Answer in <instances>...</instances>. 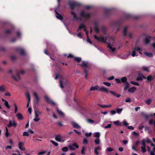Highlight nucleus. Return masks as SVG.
<instances>
[{"instance_id":"1","label":"nucleus","mask_w":155,"mask_h":155,"mask_svg":"<svg viewBox=\"0 0 155 155\" xmlns=\"http://www.w3.org/2000/svg\"><path fill=\"white\" fill-rule=\"evenodd\" d=\"M80 15L82 18L87 19L90 17L91 14L89 12H86L84 11H82L80 14Z\"/></svg>"},{"instance_id":"2","label":"nucleus","mask_w":155,"mask_h":155,"mask_svg":"<svg viewBox=\"0 0 155 155\" xmlns=\"http://www.w3.org/2000/svg\"><path fill=\"white\" fill-rule=\"evenodd\" d=\"M94 37L97 40L101 41L102 42H104L106 43V41L107 40V39L106 37H98L96 35H94Z\"/></svg>"},{"instance_id":"3","label":"nucleus","mask_w":155,"mask_h":155,"mask_svg":"<svg viewBox=\"0 0 155 155\" xmlns=\"http://www.w3.org/2000/svg\"><path fill=\"white\" fill-rule=\"evenodd\" d=\"M9 124L7 125V126L8 127H10L12 126L15 127L17 125V124L15 122L14 120H13L12 121L9 120Z\"/></svg>"},{"instance_id":"4","label":"nucleus","mask_w":155,"mask_h":155,"mask_svg":"<svg viewBox=\"0 0 155 155\" xmlns=\"http://www.w3.org/2000/svg\"><path fill=\"white\" fill-rule=\"evenodd\" d=\"M17 51L19 53V54L22 55H25V54L24 50L21 48H18L16 49Z\"/></svg>"},{"instance_id":"5","label":"nucleus","mask_w":155,"mask_h":155,"mask_svg":"<svg viewBox=\"0 0 155 155\" xmlns=\"http://www.w3.org/2000/svg\"><path fill=\"white\" fill-rule=\"evenodd\" d=\"M55 139L59 142H64V140H62V137L60 135H57L55 136Z\"/></svg>"},{"instance_id":"6","label":"nucleus","mask_w":155,"mask_h":155,"mask_svg":"<svg viewBox=\"0 0 155 155\" xmlns=\"http://www.w3.org/2000/svg\"><path fill=\"white\" fill-rule=\"evenodd\" d=\"M71 8L74 9V8L76 6H77L79 5V4L75 2H69Z\"/></svg>"},{"instance_id":"7","label":"nucleus","mask_w":155,"mask_h":155,"mask_svg":"<svg viewBox=\"0 0 155 155\" xmlns=\"http://www.w3.org/2000/svg\"><path fill=\"white\" fill-rule=\"evenodd\" d=\"M69 147L70 150H74L75 149V147L78 148L79 146L76 143H74L72 145L69 146Z\"/></svg>"},{"instance_id":"8","label":"nucleus","mask_w":155,"mask_h":155,"mask_svg":"<svg viewBox=\"0 0 155 155\" xmlns=\"http://www.w3.org/2000/svg\"><path fill=\"white\" fill-rule=\"evenodd\" d=\"M25 143L24 142H19L18 144V147L19 149L22 151H24L25 148L24 147Z\"/></svg>"},{"instance_id":"9","label":"nucleus","mask_w":155,"mask_h":155,"mask_svg":"<svg viewBox=\"0 0 155 155\" xmlns=\"http://www.w3.org/2000/svg\"><path fill=\"white\" fill-rule=\"evenodd\" d=\"M99 91L102 92H105L107 93H108V89L104 86H101V87H99Z\"/></svg>"},{"instance_id":"10","label":"nucleus","mask_w":155,"mask_h":155,"mask_svg":"<svg viewBox=\"0 0 155 155\" xmlns=\"http://www.w3.org/2000/svg\"><path fill=\"white\" fill-rule=\"evenodd\" d=\"M45 98L48 103L54 105H55V103L53 101L50 99L47 96H45Z\"/></svg>"},{"instance_id":"11","label":"nucleus","mask_w":155,"mask_h":155,"mask_svg":"<svg viewBox=\"0 0 155 155\" xmlns=\"http://www.w3.org/2000/svg\"><path fill=\"white\" fill-rule=\"evenodd\" d=\"M45 98L48 103L54 105H55V103L53 101L50 99L47 96H45Z\"/></svg>"},{"instance_id":"12","label":"nucleus","mask_w":155,"mask_h":155,"mask_svg":"<svg viewBox=\"0 0 155 155\" xmlns=\"http://www.w3.org/2000/svg\"><path fill=\"white\" fill-rule=\"evenodd\" d=\"M84 28V31L86 32V34L87 35H88V32L87 31L86 29L85 28V26L83 24H81L80 25L79 28L78 29V31L79 30H80L81 29Z\"/></svg>"},{"instance_id":"13","label":"nucleus","mask_w":155,"mask_h":155,"mask_svg":"<svg viewBox=\"0 0 155 155\" xmlns=\"http://www.w3.org/2000/svg\"><path fill=\"white\" fill-rule=\"evenodd\" d=\"M35 117L34 119V120L35 122H38L40 120V118L38 117V113H37L36 110H35Z\"/></svg>"},{"instance_id":"14","label":"nucleus","mask_w":155,"mask_h":155,"mask_svg":"<svg viewBox=\"0 0 155 155\" xmlns=\"http://www.w3.org/2000/svg\"><path fill=\"white\" fill-rule=\"evenodd\" d=\"M101 150V147L100 146H98L97 147H95L94 149V152L96 155L99 154V153L98 152V150Z\"/></svg>"},{"instance_id":"15","label":"nucleus","mask_w":155,"mask_h":155,"mask_svg":"<svg viewBox=\"0 0 155 155\" xmlns=\"http://www.w3.org/2000/svg\"><path fill=\"white\" fill-rule=\"evenodd\" d=\"M81 66H82V67H84V70L85 69L86 70V69L88 68V64L87 63L84 61H83L82 62L81 64Z\"/></svg>"},{"instance_id":"16","label":"nucleus","mask_w":155,"mask_h":155,"mask_svg":"<svg viewBox=\"0 0 155 155\" xmlns=\"http://www.w3.org/2000/svg\"><path fill=\"white\" fill-rule=\"evenodd\" d=\"M99 87L98 85H96L95 86L92 87L90 88V91L95 90L99 91Z\"/></svg>"},{"instance_id":"17","label":"nucleus","mask_w":155,"mask_h":155,"mask_svg":"<svg viewBox=\"0 0 155 155\" xmlns=\"http://www.w3.org/2000/svg\"><path fill=\"white\" fill-rule=\"evenodd\" d=\"M55 12L56 13V17L58 19H60L61 20H62L63 19V18L61 15L59 14L57 12L56 10H55Z\"/></svg>"},{"instance_id":"18","label":"nucleus","mask_w":155,"mask_h":155,"mask_svg":"<svg viewBox=\"0 0 155 155\" xmlns=\"http://www.w3.org/2000/svg\"><path fill=\"white\" fill-rule=\"evenodd\" d=\"M16 116L18 119L19 120H22L23 119V117L22 114L20 113H18L16 114Z\"/></svg>"},{"instance_id":"19","label":"nucleus","mask_w":155,"mask_h":155,"mask_svg":"<svg viewBox=\"0 0 155 155\" xmlns=\"http://www.w3.org/2000/svg\"><path fill=\"white\" fill-rule=\"evenodd\" d=\"M136 90V88L135 87H133L129 88L128 90V92L130 93L134 92Z\"/></svg>"},{"instance_id":"20","label":"nucleus","mask_w":155,"mask_h":155,"mask_svg":"<svg viewBox=\"0 0 155 155\" xmlns=\"http://www.w3.org/2000/svg\"><path fill=\"white\" fill-rule=\"evenodd\" d=\"M107 47L110 50H111L112 52H114L116 49L115 48H113L112 45H110L109 43H108Z\"/></svg>"},{"instance_id":"21","label":"nucleus","mask_w":155,"mask_h":155,"mask_svg":"<svg viewBox=\"0 0 155 155\" xmlns=\"http://www.w3.org/2000/svg\"><path fill=\"white\" fill-rule=\"evenodd\" d=\"M146 78V77L143 76L142 75H139L137 78L136 80L137 81H140L142 80L143 78L145 79Z\"/></svg>"},{"instance_id":"22","label":"nucleus","mask_w":155,"mask_h":155,"mask_svg":"<svg viewBox=\"0 0 155 155\" xmlns=\"http://www.w3.org/2000/svg\"><path fill=\"white\" fill-rule=\"evenodd\" d=\"M72 124L74 128H81V127L77 123L74 122L72 123Z\"/></svg>"},{"instance_id":"23","label":"nucleus","mask_w":155,"mask_h":155,"mask_svg":"<svg viewBox=\"0 0 155 155\" xmlns=\"http://www.w3.org/2000/svg\"><path fill=\"white\" fill-rule=\"evenodd\" d=\"M154 78L153 76L152 77L151 75H149L147 77V81H150L153 79Z\"/></svg>"},{"instance_id":"24","label":"nucleus","mask_w":155,"mask_h":155,"mask_svg":"<svg viewBox=\"0 0 155 155\" xmlns=\"http://www.w3.org/2000/svg\"><path fill=\"white\" fill-rule=\"evenodd\" d=\"M109 92L114 96H116L117 97H119L120 96V95L117 94L114 91H110Z\"/></svg>"},{"instance_id":"25","label":"nucleus","mask_w":155,"mask_h":155,"mask_svg":"<svg viewBox=\"0 0 155 155\" xmlns=\"http://www.w3.org/2000/svg\"><path fill=\"white\" fill-rule=\"evenodd\" d=\"M151 38V37H146L144 40V43L146 44H147L149 43L150 42V38Z\"/></svg>"},{"instance_id":"26","label":"nucleus","mask_w":155,"mask_h":155,"mask_svg":"<svg viewBox=\"0 0 155 155\" xmlns=\"http://www.w3.org/2000/svg\"><path fill=\"white\" fill-rule=\"evenodd\" d=\"M33 95L35 97L37 103H38L39 101V98L38 97V96L35 92H34L33 93Z\"/></svg>"},{"instance_id":"27","label":"nucleus","mask_w":155,"mask_h":155,"mask_svg":"<svg viewBox=\"0 0 155 155\" xmlns=\"http://www.w3.org/2000/svg\"><path fill=\"white\" fill-rule=\"evenodd\" d=\"M98 105L100 106V107H103V108H109V107H110L112 106V105L111 104H109V105H101V104H99Z\"/></svg>"},{"instance_id":"28","label":"nucleus","mask_w":155,"mask_h":155,"mask_svg":"<svg viewBox=\"0 0 155 155\" xmlns=\"http://www.w3.org/2000/svg\"><path fill=\"white\" fill-rule=\"evenodd\" d=\"M12 77L16 81H18L20 79V77L19 76V74L18 73L17 74V76L16 78L14 76H12Z\"/></svg>"},{"instance_id":"29","label":"nucleus","mask_w":155,"mask_h":155,"mask_svg":"<svg viewBox=\"0 0 155 155\" xmlns=\"http://www.w3.org/2000/svg\"><path fill=\"white\" fill-rule=\"evenodd\" d=\"M144 54L147 56L149 57L150 58L152 57L153 56V54L151 53H147V52H145Z\"/></svg>"},{"instance_id":"30","label":"nucleus","mask_w":155,"mask_h":155,"mask_svg":"<svg viewBox=\"0 0 155 155\" xmlns=\"http://www.w3.org/2000/svg\"><path fill=\"white\" fill-rule=\"evenodd\" d=\"M121 81L122 82L126 83L127 82V78L125 77H123L121 79Z\"/></svg>"},{"instance_id":"31","label":"nucleus","mask_w":155,"mask_h":155,"mask_svg":"<svg viewBox=\"0 0 155 155\" xmlns=\"http://www.w3.org/2000/svg\"><path fill=\"white\" fill-rule=\"evenodd\" d=\"M95 144L96 145H98L100 143V140L99 138H97L94 140Z\"/></svg>"},{"instance_id":"32","label":"nucleus","mask_w":155,"mask_h":155,"mask_svg":"<svg viewBox=\"0 0 155 155\" xmlns=\"http://www.w3.org/2000/svg\"><path fill=\"white\" fill-rule=\"evenodd\" d=\"M124 84H125V87L124 88V91H126L129 87V84L128 82H126V83Z\"/></svg>"},{"instance_id":"33","label":"nucleus","mask_w":155,"mask_h":155,"mask_svg":"<svg viewBox=\"0 0 155 155\" xmlns=\"http://www.w3.org/2000/svg\"><path fill=\"white\" fill-rule=\"evenodd\" d=\"M100 136V134L99 132H96L94 134V136L97 138H99Z\"/></svg>"},{"instance_id":"34","label":"nucleus","mask_w":155,"mask_h":155,"mask_svg":"<svg viewBox=\"0 0 155 155\" xmlns=\"http://www.w3.org/2000/svg\"><path fill=\"white\" fill-rule=\"evenodd\" d=\"M4 104L6 106V107L8 108V109H10V106L8 102L6 101L4 103Z\"/></svg>"},{"instance_id":"35","label":"nucleus","mask_w":155,"mask_h":155,"mask_svg":"<svg viewBox=\"0 0 155 155\" xmlns=\"http://www.w3.org/2000/svg\"><path fill=\"white\" fill-rule=\"evenodd\" d=\"M74 60L78 62H80L81 60V59L79 57H74Z\"/></svg>"},{"instance_id":"36","label":"nucleus","mask_w":155,"mask_h":155,"mask_svg":"<svg viewBox=\"0 0 155 155\" xmlns=\"http://www.w3.org/2000/svg\"><path fill=\"white\" fill-rule=\"evenodd\" d=\"M154 152H155V147L153 148V150H151L150 152V155H155Z\"/></svg>"},{"instance_id":"37","label":"nucleus","mask_w":155,"mask_h":155,"mask_svg":"<svg viewBox=\"0 0 155 155\" xmlns=\"http://www.w3.org/2000/svg\"><path fill=\"white\" fill-rule=\"evenodd\" d=\"M141 151L143 153H144L146 151V146H143L141 147Z\"/></svg>"},{"instance_id":"38","label":"nucleus","mask_w":155,"mask_h":155,"mask_svg":"<svg viewBox=\"0 0 155 155\" xmlns=\"http://www.w3.org/2000/svg\"><path fill=\"white\" fill-rule=\"evenodd\" d=\"M71 14L73 16L74 18L75 19H78V17L76 16V13L72 11L71 12Z\"/></svg>"},{"instance_id":"39","label":"nucleus","mask_w":155,"mask_h":155,"mask_svg":"<svg viewBox=\"0 0 155 155\" xmlns=\"http://www.w3.org/2000/svg\"><path fill=\"white\" fill-rule=\"evenodd\" d=\"M130 83L131 84L134 85L136 86H139V84L137 83V82H135V81H131L130 82Z\"/></svg>"},{"instance_id":"40","label":"nucleus","mask_w":155,"mask_h":155,"mask_svg":"<svg viewBox=\"0 0 155 155\" xmlns=\"http://www.w3.org/2000/svg\"><path fill=\"white\" fill-rule=\"evenodd\" d=\"M57 111L58 113L61 116H63L64 115L63 113L61 111V110H59L58 108H57Z\"/></svg>"},{"instance_id":"41","label":"nucleus","mask_w":155,"mask_h":155,"mask_svg":"<svg viewBox=\"0 0 155 155\" xmlns=\"http://www.w3.org/2000/svg\"><path fill=\"white\" fill-rule=\"evenodd\" d=\"M127 27H126L124 28L123 31V33L124 36H126V32L127 29Z\"/></svg>"},{"instance_id":"42","label":"nucleus","mask_w":155,"mask_h":155,"mask_svg":"<svg viewBox=\"0 0 155 155\" xmlns=\"http://www.w3.org/2000/svg\"><path fill=\"white\" fill-rule=\"evenodd\" d=\"M152 101V100L150 99H147L146 100V102L148 105H149Z\"/></svg>"},{"instance_id":"43","label":"nucleus","mask_w":155,"mask_h":155,"mask_svg":"<svg viewBox=\"0 0 155 155\" xmlns=\"http://www.w3.org/2000/svg\"><path fill=\"white\" fill-rule=\"evenodd\" d=\"M142 69H143L144 71H146L147 72H149V70H148V68L145 66L143 67H142Z\"/></svg>"},{"instance_id":"44","label":"nucleus","mask_w":155,"mask_h":155,"mask_svg":"<svg viewBox=\"0 0 155 155\" xmlns=\"http://www.w3.org/2000/svg\"><path fill=\"white\" fill-rule=\"evenodd\" d=\"M142 116L144 117L146 120L149 117V116L145 113H143L142 114Z\"/></svg>"},{"instance_id":"45","label":"nucleus","mask_w":155,"mask_h":155,"mask_svg":"<svg viewBox=\"0 0 155 155\" xmlns=\"http://www.w3.org/2000/svg\"><path fill=\"white\" fill-rule=\"evenodd\" d=\"M135 50L137 51H139V53L140 54H142V53L140 52L141 51V49L139 47L135 48L134 49Z\"/></svg>"},{"instance_id":"46","label":"nucleus","mask_w":155,"mask_h":155,"mask_svg":"<svg viewBox=\"0 0 155 155\" xmlns=\"http://www.w3.org/2000/svg\"><path fill=\"white\" fill-rule=\"evenodd\" d=\"M103 84L107 87H110L111 85V84L108 82H104Z\"/></svg>"},{"instance_id":"47","label":"nucleus","mask_w":155,"mask_h":155,"mask_svg":"<svg viewBox=\"0 0 155 155\" xmlns=\"http://www.w3.org/2000/svg\"><path fill=\"white\" fill-rule=\"evenodd\" d=\"M5 91L4 87L3 85L0 86V92L1 91L3 92Z\"/></svg>"},{"instance_id":"48","label":"nucleus","mask_w":155,"mask_h":155,"mask_svg":"<svg viewBox=\"0 0 155 155\" xmlns=\"http://www.w3.org/2000/svg\"><path fill=\"white\" fill-rule=\"evenodd\" d=\"M106 150L108 152H111L114 150V149L111 147H109L107 148Z\"/></svg>"},{"instance_id":"49","label":"nucleus","mask_w":155,"mask_h":155,"mask_svg":"<svg viewBox=\"0 0 155 155\" xmlns=\"http://www.w3.org/2000/svg\"><path fill=\"white\" fill-rule=\"evenodd\" d=\"M62 150L64 152H67L68 150V149L66 147H64L62 148Z\"/></svg>"},{"instance_id":"50","label":"nucleus","mask_w":155,"mask_h":155,"mask_svg":"<svg viewBox=\"0 0 155 155\" xmlns=\"http://www.w3.org/2000/svg\"><path fill=\"white\" fill-rule=\"evenodd\" d=\"M26 97L28 99V101H30V97L29 94L28 93H27L26 94Z\"/></svg>"},{"instance_id":"51","label":"nucleus","mask_w":155,"mask_h":155,"mask_svg":"<svg viewBox=\"0 0 155 155\" xmlns=\"http://www.w3.org/2000/svg\"><path fill=\"white\" fill-rule=\"evenodd\" d=\"M14 107H15V113H16L18 111V107L16 104H14Z\"/></svg>"},{"instance_id":"52","label":"nucleus","mask_w":155,"mask_h":155,"mask_svg":"<svg viewBox=\"0 0 155 155\" xmlns=\"http://www.w3.org/2000/svg\"><path fill=\"white\" fill-rule=\"evenodd\" d=\"M92 134V133L91 132L89 133H86L85 134V136L87 137H89L91 136Z\"/></svg>"},{"instance_id":"53","label":"nucleus","mask_w":155,"mask_h":155,"mask_svg":"<svg viewBox=\"0 0 155 155\" xmlns=\"http://www.w3.org/2000/svg\"><path fill=\"white\" fill-rule=\"evenodd\" d=\"M85 147H82V149L81 150V153L82 154H85Z\"/></svg>"},{"instance_id":"54","label":"nucleus","mask_w":155,"mask_h":155,"mask_svg":"<svg viewBox=\"0 0 155 155\" xmlns=\"http://www.w3.org/2000/svg\"><path fill=\"white\" fill-rule=\"evenodd\" d=\"M123 108H117L116 109L117 112L118 114H120L123 110Z\"/></svg>"},{"instance_id":"55","label":"nucleus","mask_w":155,"mask_h":155,"mask_svg":"<svg viewBox=\"0 0 155 155\" xmlns=\"http://www.w3.org/2000/svg\"><path fill=\"white\" fill-rule=\"evenodd\" d=\"M51 142L56 146H57L58 145V143L53 140H51Z\"/></svg>"},{"instance_id":"56","label":"nucleus","mask_w":155,"mask_h":155,"mask_svg":"<svg viewBox=\"0 0 155 155\" xmlns=\"http://www.w3.org/2000/svg\"><path fill=\"white\" fill-rule=\"evenodd\" d=\"M87 121L88 123H93L94 122L93 120L91 119H87Z\"/></svg>"},{"instance_id":"57","label":"nucleus","mask_w":155,"mask_h":155,"mask_svg":"<svg viewBox=\"0 0 155 155\" xmlns=\"http://www.w3.org/2000/svg\"><path fill=\"white\" fill-rule=\"evenodd\" d=\"M23 135L24 136H26L28 137L29 136L28 133L27 132H24L23 134Z\"/></svg>"},{"instance_id":"58","label":"nucleus","mask_w":155,"mask_h":155,"mask_svg":"<svg viewBox=\"0 0 155 155\" xmlns=\"http://www.w3.org/2000/svg\"><path fill=\"white\" fill-rule=\"evenodd\" d=\"M114 123L117 125L121 126V124L119 123V121H115L114 122Z\"/></svg>"},{"instance_id":"59","label":"nucleus","mask_w":155,"mask_h":155,"mask_svg":"<svg viewBox=\"0 0 155 155\" xmlns=\"http://www.w3.org/2000/svg\"><path fill=\"white\" fill-rule=\"evenodd\" d=\"M84 72L85 73V75L84 76V77L86 78H87V71L85 69L84 70Z\"/></svg>"},{"instance_id":"60","label":"nucleus","mask_w":155,"mask_h":155,"mask_svg":"<svg viewBox=\"0 0 155 155\" xmlns=\"http://www.w3.org/2000/svg\"><path fill=\"white\" fill-rule=\"evenodd\" d=\"M142 145L143 147L146 146L145 140H142Z\"/></svg>"},{"instance_id":"61","label":"nucleus","mask_w":155,"mask_h":155,"mask_svg":"<svg viewBox=\"0 0 155 155\" xmlns=\"http://www.w3.org/2000/svg\"><path fill=\"white\" fill-rule=\"evenodd\" d=\"M46 153V151H42L41 152L38 153V155H42L45 154Z\"/></svg>"},{"instance_id":"62","label":"nucleus","mask_w":155,"mask_h":155,"mask_svg":"<svg viewBox=\"0 0 155 155\" xmlns=\"http://www.w3.org/2000/svg\"><path fill=\"white\" fill-rule=\"evenodd\" d=\"M123 123L124 125L125 126L128 125V124L125 120L123 121Z\"/></svg>"},{"instance_id":"63","label":"nucleus","mask_w":155,"mask_h":155,"mask_svg":"<svg viewBox=\"0 0 155 155\" xmlns=\"http://www.w3.org/2000/svg\"><path fill=\"white\" fill-rule=\"evenodd\" d=\"M12 29H8L6 31L5 33L10 34L12 32Z\"/></svg>"},{"instance_id":"64","label":"nucleus","mask_w":155,"mask_h":155,"mask_svg":"<svg viewBox=\"0 0 155 155\" xmlns=\"http://www.w3.org/2000/svg\"><path fill=\"white\" fill-rule=\"evenodd\" d=\"M88 140L86 139H84L83 140V143L84 144H86L88 143Z\"/></svg>"}]
</instances>
